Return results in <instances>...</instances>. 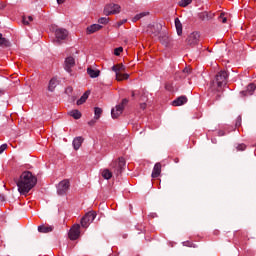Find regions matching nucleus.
Masks as SVG:
<instances>
[{"mask_svg": "<svg viewBox=\"0 0 256 256\" xmlns=\"http://www.w3.org/2000/svg\"><path fill=\"white\" fill-rule=\"evenodd\" d=\"M20 195H27L35 185H37V176L31 171H24L16 181Z\"/></svg>", "mask_w": 256, "mask_h": 256, "instance_id": "f257e3e1", "label": "nucleus"}, {"mask_svg": "<svg viewBox=\"0 0 256 256\" xmlns=\"http://www.w3.org/2000/svg\"><path fill=\"white\" fill-rule=\"evenodd\" d=\"M125 165H126L125 158H119L118 160L113 161L110 165V170L104 169L102 171V177L107 180L111 179L113 175H116V177H119V175H121L125 170Z\"/></svg>", "mask_w": 256, "mask_h": 256, "instance_id": "f03ea898", "label": "nucleus"}, {"mask_svg": "<svg viewBox=\"0 0 256 256\" xmlns=\"http://www.w3.org/2000/svg\"><path fill=\"white\" fill-rule=\"evenodd\" d=\"M127 103H129V99L124 98L120 104L116 105V107L111 110L112 119H117V117L123 113Z\"/></svg>", "mask_w": 256, "mask_h": 256, "instance_id": "7ed1b4c3", "label": "nucleus"}, {"mask_svg": "<svg viewBox=\"0 0 256 256\" xmlns=\"http://www.w3.org/2000/svg\"><path fill=\"white\" fill-rule=\"evenodd\" d=\"M215 79L218 87H225V85H227V79H229V73L225 70H221L216 74Z\"/></svg>", "mask_w": 256, "mask_h": 256, "instance_id": "20e7f679", "label": "nucleus"}, {"mask_svg": "<svg viewBox=\"0 0 256 256\" xmlns=\"http://www.w3.org/2000/svg\"><path fill=\"white\" fill-rule=\"evenodd\" d=\"M68 35H69V32L67 31V29H64V28L56 29L55 30L56 40L54 41V43H56L57 45H61V41H65Z\"/></svg>", "mask_w": 256, "mask_h": 256, "instance_id": "39448f33", "label": "nucleus"}, {"mask_svg": "<svg viewBox=\"0 0 256 256\" xmlns=\"http://www.w3.org/2000/svg\"><path fill=\"white\" fill-rule=\"evenodd\" d=\"M199 41H201V34H199V32H192L186 38V43L190 47H195V45H199Z\"/></svg>", "mask_w": 256, "mask_h": 256, "instance_id": "423d86ee", "label": "nucleus"}, {"mask_svg": "<svg viewBox=\"0 0 256 256\" xmlns=\"http://www.w3.org/2000/svg\"><path fill=\"white\" fill-rule=\"evenodd\" d=\"M95 217H97V213H95V211L86 213V215L81 219V226L84 228L89 227V225L95 221Z\"/></svg>", "mask_w": 256, "mask_h": 256, "instance_id": "0eeeda50", "label": "nucleus"}, {"mask_svg": "<svg viewBox=\"0 0 256 256\" xmlns=\"http://www.w3.org/2000/svg\"><path fill=\"white\" fill-rule=\"evenodd\" d=\"M121 12V6L119 4H108L104 8V14L106 15H115Z\"/></svg>", "mask_w": 256, "mask_h": 256, "instance_id": "6e6552de", "label": "nucleus"}, {"mask_svg": "<svg viewBox=\"0 0 256 256\" xmlns=\"http://www.w3.org/2000/svg\"><path fill=\"white\" fill-rule=\"evenodd\" d=\"M81 226L79 224H75L69 231V239L71 241H77L79 239V235H81Z\"/></svg>", "mask_w": 256, "mask_h": 256, "instance_id": "1a4fd4ad", "label": "nucleus"}, {"mask_svg": "<svg viewBox=\"0 0 256 256\" xmlns=\"http://www.w3.org/2000/svg\"><path fill=\"white\" fill-rule=\"evenodd\" d=\"M69 187H71L69 180H62L57 186L58 195H65L69 191Z\"/></svg>", "mask_w": 256, "mask_h": 256, "instance_id": "9d476101", "label": "nucleus"}, {"mask_svg": "<svg viewBox=\"0 0 256 256\" xmlns=\"http://www.w3.org/2000/svg\"><path fill=\"white\" fill-rule=\"evenodd\" d=\"M73 67H75V58L73 57H67L65 59V63H64V69L65 71H67V73H71L73 70Z\"/></svg>", "mask_w": 256, "mask_h": 256, "instance_id": "9b49d317", "label": "nucleus"}, {"mask_svg": "<svg viewBox=\"0 0 256 256\" xmlns=\"http://www.w3.org/2000/svg\"><path fill=\"white\" fill-rule=\"evenodd\" d=\"M103 29V26L100 24H92L87 27L86 33L87 35H93V33H97V31H101Z\"/></svg>", "mask_w": 256, "mask_h": 256, "instance_id": "f8f14e48", "label": "nucleus"}, {"mask_svg": "<svg viewBox=\"0 0 256 256\" xmlns=\"http://www.w3.org/2000/svg\"><path fill=\"white\" fill-rule=\"evenodd\" d=\"M187 101H188L187 96H180L172 102V105L173 107H181V105H185Z\"/></svg>", "mask_w": 256, "mask_h": 256, "instance_id": "ddd939ff", "label": "nucleus"}, {"mask_svg": "<svg viewBox=\"0 0 256 256\" xmlns=\"http://www.w3.org/2000/svg\"><path fill=\"white\" fill-rule=\"evenodd\" d=\"M53 229H55V227L52 225H48V224H42V225L38 226L39 233H51V232H53Z\"/></svg>", "mask_w": 256, "mask_h": 256, "instance_id": "4468645a", "label": "nucleus"}, {"mask_svg": "<svg viewBox=\"0 0 256 256\" xmlns=\"http://www.w3.org/2000/svg\"><path fill=\"white\" fill-rule=\"evenodd\" d=\"M174 23H175L177 35L181 37V35H183V24L181 23V20H179V18H175Z\"/></svg>", "mask_w": 256, "mask_h": 256, "instance_id": "2eb2a0df", "label": "nucleus"}, {"mask_svg": "<svg viewBox=\"0 0 256 256\" xmlns=\"http://www.w3.org/2000/svg\"><path fill=\"white\" fill-rule=\"evenodd\" d=\"M159 175H161V163H156L154 165L151 177L153 179H157V177H159Z\"/></svg>", "mask_w": 256, "mask_h": 256, "instance_id": "dca6fc26", "label": "nucleus"}, {"mask_svg": "<svg viewBox=\"0 0 256 256\" xmlns=\"http://www.w3.org/2000/svg\"><path fill=\"white\" fill-rule=\"evenodd\" d=\"M72 145H73L75 151H78V149L81 148V145H83V137L78 136V137L74 138Z\"/></svg>", "mask_w": 256, "mask_h": 256, "instance_id": "f3484780", "label": "nucleus"}, {"mask_svg": "<svg viewBox=\"0 0 256 256\" xmlns=\"http://www.w3.org/2000/svg\"><path fill=\"white\" fill-rule=\"evenodd\" d=\"M57 85H59V80H57V78H52L48 84V91L53 93V91H55V88L57 87Z\"/></svg>", "mask_w": 256, "mask_h": 256, "instance_id": "a211bd4d", "label": "nucleus"}, {"mask_svg": "<svg viewBox=\"0 0 256 256\" xmlns=\"http://www.w3.org/2000/svg\"><path fill=\"white\" fill-rule=\"evenodd\" d=\"M87 73H88L89 77H91L92 79H97V77H99V75H101V71L95 70L93 68H87Z\"/></svg>", "mask_w": 256, "mask_h": 256, "instance_id": "6ab92c4d", "label": "nucleus"}, {"mask_svg": "<svg viewBox=\"0 0 256 256\" xmlns=\"http://www.w3.org/2000/svg\"><path fill=\"white\" fill-rule=\"evenodd\" d=\"M256 86L255 84L251 83L247 86L246 91H242V95H253L255 92Z\"/></svg>", "mask_w": 256, "mask_h": 256, "instance_id": "aec40b11", "label": "nucleus"}, {"mask_svg": "<svg viewBox=\"0 0 256 256\" xmlns=\"http://www.w3.org/2000/svg\"><path fill=\"white\" fill-rule=\"evenodd\" d=\"M116 80L118 81H127V79H129V74L125 73H121V72H116Z\"/></svg>", "mask_w": 256, "mask_h": 256, "instance_id": "412c9836", "label": "nucleus"}, {"mask_svg": "<svg viewBox=\"0 0 256 256\" xmlns=\"http://www.w3.org/2000/svg\"><path fill=\"white\" fill-rule=\"evenodd\" d=\"M112 71H114V73H123V71H125V65L123 64H117L112 66Z\"/></svg>", "mask_w": 256, "mask_h": 256, "instance_id": "4be33fe9", "label": "nucleus"}, {"mask_svg": "<svg viewBox=\"0 0 256 256\" xmlns=\"http://www.w3.org/2000/svg\"><path fill=\"white\" fill-rule=\"evenodd\" d=\"M101 115H103V109L99 107L94 108V119L95 121H98V119H101Z\"/></svg>", "mask_w": 256, "mask_h": 256, "instance_id": "5701e85b", "label": "nucleus"}, {"mask_svg": "<svg viewBox=\"0 0 256 256\" xmlns=\"http://www.w3.org/2000/svg\"><path fill=\"white\" fill-rule=\"evenodd\" d=\"M11 43L7 38L3 37V34L0 33V47H9Z\"/></svg>", "mask_w": 256, "mask_h": 256, "instance_id": "b1692460", "label": "nucleus"}, {"mask_svg": "<svg viewBox=\"0 0 256 256\" xmlns=\"http://www.w3.org/2000/svg\"><path fill=\"white\" fill-rule=\"evenodd\" d=\"M87 99H89V92H85L80 99L77 100L76 104L77 105H83V103H85V101H87Z\"/></svg>", "mask_w": 256, "mask_h": 256, "instance_id": "393cba45", "label": "nucleus"}, {"mask_svg": "<svg viewBox=\"0 0 256 256\" xmlns=\"http://www.w3.org/2000/svg\"><path fill=\"white\" fill-rule=\"evenodd\" d=\"M69 115L70 117H73V119H79L81 117V112L79 110H72Z\"/></svg>", "mask_w": 256, "mask_h": 256, "instance_id": "a878e982", "label": "nucleus"}, {"mask_svg": "<svg viewBox=\"0 0 256 256\" xmlns=\"http://www.w3.org/2000/svg\"><path fill=\"white\" fill-rule=\"evenodd\" d=\"M193 3V0H181L179 2L180 7H187L188 5H191Z\"/></svg>", "mask_w": 256, "mask_h": 256, "instance_id": "bb28decb", "label": "nucleus"}, {"mask_svg": "<svg viewBox=\"0 0 256 256\" xmlns=\"http://www.w3.org/2000/svg\"><path fill=\"white\" fill-rule=\"evenodd\" d=\"M98 23H100V25H107L109 23V18L107 17L99 18Z\"/></svg>", "mask_w": 256, "mask_h": 256, "instance_id": "cd10ccee", "label": "nucleus"}, {"mask_svg": "<svg viewBox=\"0 0 256 256\" xmlns=\"http://www.w3.org/2000/svg\"><path fill=\"white\" fill-rule=\"evenodd\" d=\"M218 21H220V23H227V17H225V13H221L219 15Z\"/></svg>", "mask_w": 256, "mask_h": 256, "instance_id": "c85d7f7f", "label": "nucleus"}, {"mask_svg": "<svg viewBox=\"0 0 256 256\" xmlns=\"http://www.w3.org/2000/svg\"><path fill=\"white\" fill-rule=\"evenodd\" d=\"M31 21H33V16H28V17L23 18L24 25H29V23H31Z\"/></svg>", "mask_w": 256, "mask_h": 256, "instance_id": "c756f323", "label": "nucleus"}, {"mask_svg": "<svg viewBox=\"0 0 256 256\" xmlns=\"http://www.w3.org/2000/svg\"><path fill=\"white\" fill-rule=\"evenodd\" d=\"M160 41H161L162 45H165V47H167L169 45V37H167V36L162 37Z\"/></svg>", "mask_w": 256, "mask_h": 256, "instance_id": "7c9ffc66", "label": "nucleus"}, {"mask_svg": "<svg viewBox=\"0 0 256 256\" xmlns=\"http://www.w3.org/2000/svg\"><path fill=\"white\" fill-rule=\"evenodd\" d=\"M121 53H123V47H118L114 49V55H116V57H119Z\"/></svg>", "mask_w": 256, "mask_h": 256, "instance_id": "2f4dec72", "label": "nucleus"}, {"mask_svg": "<svg viewBox=\"0 0 256 256\" xmlns=\"http://www.w3.org/2000/svg\"><path fill=\"white\" fill-rule=\"evenodd\" d=\"M236 149H237V151H245V149H247V145H245V144H238L237 146H236Z\"/></svg>", "mask_w": 256, "mask_h": 256, "instance_id": "473e14b6", "label": "nucleus"}, {"mask_svg": "<svg viewBox=\"0 0 256 256\" xmlns=\"http://www.w3.org/2000/svg\"><path fill=\"white\" fill-rule=\"evenodd\" d=\"M200 19H202V21H205V19H209V14L207 12L201 13Z\"/></svg>", "mask_w": 256, "mask_h": 256, "instance_id": "72a5a7b5", "label": "nucleus"}, {"mask_svg": "<svg viewBox=\"0 0 256 256\" xmlns=\"http://www.w3.org/2000/svg\"><path fill=\"white\" fill-rule=\"evenodd\" d=\"M241 116H238L237 119H236V127H241Z\"/></svg>", "mask_w": 256, "mask_h": 256, "instance_id": "f704fd0d", "label": "nucleus"}, {"mask_svg": "<svg viewBox=\"0 0 256 256\" xmlns=\"http://www.w3.org/2000/svg\"><path fill=\"white\" fill-rule=\"evenodd\" d=\"M183 245H185L186 247H196L195 244H193V242H184Z\"/></svg>", "mask_w": 256, "mask_h": 256, "instance_id": "c9c22d12", "label": "nucleus"}, {"mask_svg": "<svg viewBox=\"0 0 256 256\" xmlns=\"http://www.w3.org/2000/svg\"><path fill=\"white\" fill-rule=\"evenodd\" d=\"M7 149V144H2L1 146H0V155H1V153H3V151H5Z\"/></svg>", "mask_w": 256, "mask_h": 256, "instance_id": "e433bc0d", "label": "nucleus"}, {"mask_svg": "<svg viewBox=\"0 0 256 256\" xmlns=\"http://www.w3.org/2000/svg\"><path fill=\"white\" fill-rule=\"evenodd\" d=\"M183 73H186V75H190V73H191V68H188V67L184 68V69H183Z\"/></svg>", "mask_w": 256, "mask_h": 256, "instance_id": "4c0bfd02", "label": "nucleus"}, {"mask_svg": "<svg viewBox=\"0 0 256 256\" xmlns=\"http://www.w3.org/2000/svg\"><path fill=\"white\" fill-rule=\"evenodd\" d=\"M65 93H73V87L66 88Z\"/></svg>", "mask_w": 256, "mask_h": 256, "instance_id": "58836bf2", "label": "nucleus"}, {"mask_svg": "<svg viewBox=\"0 0 256 256\" xmlns=\"http://www.w3.org/2000/svg\"><path fill=\"white\" fill-rule=\"evenodd\" d=\"M140 108L147 109V103H145V102L141 103Z\"/></svg>", "mask_w": 256, "mask_h": 256, "instance_id": "ea45409f", "label": "nucleus"}, {"mask_svg": "<svg viewBox=\"0 0 256 256\" xmlns=\"http://www.w3.org/2000/svg\"><path fill=\"white\" fill-rule=\"evenodd\" d=\"M141 17H145V14L141 13L139 15H136L135 19H141Z\"/></svg>", "mask_w": 256, "mask_h": 256, "instance_id": "a19ab883", "label": "nucleus"}, {"mask_svg": "<svg viewBox=\"0 0 256 256\" xmlns=\"http://www.w3.org/2000/svg\"><path fill=\"white\" fill-rule=\"evenodd\" d=\"M140 101H147V97H145V93L141 96Z\"/></svg>", "mask_w": 256, "mask_h": 256, "instance_id": "79ce46f5", "label": "nucleus"}, {"mask_svg": "<svg viewBox=\"0 0 256 256\" xmlns=\"http://www.w3.org/2000/svg\"><path fill=\"white\" fill-rule=\"evenodd\" d=\"M96 123V120H91L88 122V125L93 126Z\"/></svg>", "mask_w": 256, "mask_h": 256, "instance_id": "37998d69", "label": "nucleus"}, {"mask_svg": "<svg viewBox=\"0 0 256 256\" xmlns=\"http://www.w3.org/2000/svg\"><path fill=\"white\" fill-rule=\"evenodd\" d=\"M0 9H5V3L0 1Z\"/></svg>", "mask_w": 256, "mask_h": 256, "instance_id": "c03bdc74", "label": "nucleus"}, {"mask_svg": "<svg viewBox=\"0 0 256 256\" xmlns=\"http://www.w3.org/2000/svg\"><path fill=\"white\" fill-rule=\"evenodd\" d=\"M58 5L65 3V0H57Z\"/></svg>", "mask_w": 256, "mask_h": 256, "instance_id": "a18cd8bd", "label": "nucleus"}, {"mask_svg": "<svg viewBox=\"0 0 256 256\" xmlns=\"http://www.w3.org/2000/svg\"><path fill=\"white\" fill-rule=\"evenodd\" d=\"M165 89H167L168 91H171V86H169V84H166Z\"/></svg>", "mask_w": 256, "mask_h": 256, "instance_id": "49530a36", "label": "nucleus"}, {"mask_svg": "<svg viewBox=\"0 0 256 256\" xmlns=\"http://www.w3.org/2000/svg\"><path fill=\"white\" fill-rule=\"evenodd\" d=\"M178 162H179V158H175L174 163H178Z\"/></svg>", "mask_w": 256, "mask_h": 256, "instance_id": "de8ad7c7", "label": "nucleus"}, {"mask_svg": "<svg viewBox=\"0 0 256 256\" xmlns=\"http://www.w3.org/2000/svg\"><path fill=\"white\" fill-rule=\"evenodd\" d=\"M3 94H4L3 90H0V97H1V95H3Z\"/></svg>", "mask_w": 256, "mask_h": 256, "instance_id": "09e8293b", "label": "nucleus"}, {"mask_svg": "<svg viewBox=\"0 0 256 256\" xmlns=\"http://www.w3.org/2000/svg\"><path fill=\"white\" fill-rule=\"evenodd\" d=\"M132 97H135V93L134 92H132Z\"/></svg>", "mask_w": 256, "mask_h": 256, "instance_id": "8fccbe9b", "label": "nucleus"}]
</instances>
